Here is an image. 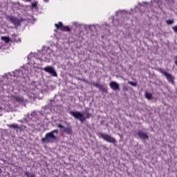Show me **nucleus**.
<instances>
[{
  "mask_svg": "<svg viewBox=\"0 0 177 177\" xmlns=\"http://www.w3.org/2000/svg\"><path fill=\"white\" fill-rule=\"evenodd\" d=\"M93 86H95V88H98L100 91H103V86L97 84V83H92Z\"/></svg>",
  "mask_w": 177,
  "mask_h": 177,
  "instance_id": "dca6fc26",
  "label": "nucleus"
},
{
  "mask_svg": "<svg viewBox=\"0 0 177 177\" xmlns=\"http://www.w3.org/2000/svg\"><path fill=\"white\" fill-rule=\"evenodd\" d=\"M38 58V55L37 54H34V53H31L29 55H28V59L29 60H35V59H37ZM40 59V60H44V58H38Z\"/></svg>",
  "mask_w": 177,
  "mask_h": 177,
  "instance_id": "9b49d317",
  "label": "nucleus"
},
{
  "mask_svg": "<svg viewBox=\"0 0 177 177\" xmlns=\"http://www.w3.org/2000/svg\"><path fill=\"white\" fill-rule=\"evenodd\" d=\"M69 113L71 114L73 117H74L77 120H80L81 122H84V121L86 120V118H84V115L80 111H74V112L71 111L69 112Z\"/></svg>",
  "mask_w": 177,
  "mask_h": 177,
  "instance_id": "7ed1b4c3",
  "label": "nucleus"
},
{
  "mask_svg": "<svg viewBox=\"0 0 177 177\" xmlns=\"http://www.w3.org/2000/svg\"><path fill=\"white\" fill-rule=\"evenodd\" d=\"M172 30H174V32H176V34H177V26L173 27Z\"/></svg>",
  "mask_w": 177,
  "mask_h": 177,
  "instance_id": "b1692460",
  "label": "nucleus"
},
{
  "mask_svg": "<svg viewBox=\"0 0 177 177\" xmlns=\"http://www.w3.org/2000/svg\"><path fill=\"white\" fill-rule=\"evenodd\" d=\"M46 59H48V57H46Z\"/></svg>",
  "mask_w": 177,
  "mask_h": 177,
  "instance_id": "2f4dec72",
  "label": "nucleus"
},
{
  "mask_svg": "<svg viewBox=\"0 0 177 177\" xmlns=\"http://www.w3.org/2000/svg\"><path fill=\"white\" fill-rule=\"evenodd\" d=\"M138 135L139 137L141 138V139H149V136H147V134H146L143 131H138Z\"/></svg>",
  "mask_w": 177,
  "mask_h": 177,
  "instance_id": "ddd939ff",
  "label": "nucleus"
},
{
  "mask_svg": "<svg viewBox=\"0 0 177 177\" xmlns=\"http://www.w3.org/2000/svg\"><path fill=\"white\" fill-rule=\"evenodd\" d=\"M57 30H61L62 31H70V27L64 26L62 22H59L58 24H55Z\"/></svg>",
  "mask_w": 177,
  "mask_h": 177,
  "instance_id": "0eeeda50",
  "label": "nucleus"
},
{
  "mask_svg": "<svg viewBox=\"0 0 177 177\" xmlns=\"http://www.w3.org/2000/svg\"><path fill=\"white\" fill-rule=\"evenodd\" d=\"M145 97L147 99H148V100H150L153 97V95H151V93H145Z\"/></svg>",
  "mask_w": 177,
  "mask_h": 177,
  "instance_id": "a211bd4d",
  "label": "nucleus"
},
{
  "mask_svg": "<svg viewBox=\"0 0 177 177\" xmlns=\"http://www.w3.org/2000/svg\"><path fill=\"white\" fill-rule=\"evenodd\" d=\"M109 85L110 88H111L113 91H120V85H118L117 82H111Z\"/></svg>",
  "mask_w": 177,
  "mask_h": 177,
  "instance_id": "9d476101",
  "label": "nucleus"
},
{
  "mask_svg": "<svg viewBox=\"0 0 177 177\" xmlns=\"http://www.w3.org/2000/svg\"><path fill=\"white\" fill-rule=\"evenodd\" d=\"M153 2H158V1L157 0H154Z\"/></svg>",
  "mask_w": 177,
  "mask_h": 177,
  "instance_id": "cd10ccee",
  "label": "nucleus"
},
{
  "mask_svg": "<svg viewBox=\"0 0 177 177\" xmlns=\"http://www.w3.org/2000/svg\"><path fill=\"white\" fill-rule=\"evenodd\" d=\"M55 133L57 135V133H59V130L55 129L49 133H47L45 136V138L41 139V142H50V140H56L57 137L55 135Z\"/></svg>",
  "mask_w": 177,
  "mask_h": 177,
  "instance_id": "f257e3e1",
  "label": "nucleus"
},
{
  "mask_svg": "<svg viewBox=\"0 0 177 177\" xmlns=\"http://www.w3.org/2000/svg\"><path fill=\"white\" fill-rule=\"evenodd\" d=\"M8 20L11 21V23H12V24H14L15 26H20V23H21V21H20V19L15 17H8Z\"/></svg>",
  "mask_w": 177,
  "mask_h": 177,
  "instance_id": "1a4fd4ad",
  "label": "nucleus"
},
{
  "mask_svg": "<svg viewBox=\"0 0 177 177\" xmlns=\"http://www.w3.org/2000/svg\"><path fill=\"white\" fill-rule=\"evenodd\" d=\"M0 115H3V109L0 106Z\"/></svg>",
  "mask_w": 177,
  "mask_h": 177,
  "instance_id": "5701e85b",
  "label": "nucleus"
},
{
  "mask_svg": "<svg viewBox=\"0 0 177 177\" xmlns=\"http://www.w3.org/2000/svg\"><path fill=\"white\" fill-rule=\"evenodd\" d=\"M44 71H46V73H48L50 74L53 77H57V73H56V71H55V68H53V66H46L43 68Z\"/></svg>",
  "mask_w": 177,
  "mask_h": 177,
  "instance_id": "39448f33",
  "label": "nucleus"
},
{
  "mask_svg": "<svg viewBox=\"0 0 177 177\" xmlns=\"http://www.w3.org/2000/svg\"><path fill=\"white\" fill-rule=\"evenodd\" d=\"M57 127L58 128H61V129L64 128V126H63V125H62V124H57Z\"/></svg>",
  "mask_w": 177,
  "mask_h": 177,
  "instance_id": "393cba45",
  "label": "nucleus"
},
{
  "mask_svg": "<svg viewBox=\"0 0 177 177\" xmlns=\"http://www.w3.org/2000/svg\"><path fill=\"white\" fill-rule=\"evenodd\" d=\"M32 8H37V3H32Z\"/></svg>",
  "mask_w": 177,
  "mask_h": 177,
  "instance_id": "a878e982",
  "label": "nucleus"
},
{
  "mask_svg": "<svg viewBox=\"0 0 177 177\" xmlns=\"http://www.w3.org/2000/svg\"><path fill=\"white\" fill-rule=\"evenodd\" d=\"M166 23L167 24H169V25L174 24V20H171V19L167 20Z\"/></svg>",
  "mask_w": 177,
  "mask_h": 177,
  "instance_id": "412c9836",
  "label": "nucleus"
},
{
  "mask_svg": "<svg viewBox=\"0 0 177 177\" xmlns=\"http://www.w3.org/2000/svg\"><path fill=\"white\" fill-rule=\"evenodd\" d=\"M64 132H65V133H71V128H64Z\"/></svg>",
  "mask_w": 177,
  "mask_h": 177,
  "instance_id": "6ab92c4d",
  "label": "nucleus"
},
{
  "mask_svg": "<svg viewBox=\"0 0 177 177\" xmlns=\"http://www.w3.org/2000/svg\"><path fill=\"white\" fill-rule=\"evenodd\" d=\"M7 127L9 128H12L13 129H20V126L17 125V124H7Z\"/></svg>",
  "mask_w": 177,
  "mask_h": 177,
  "instance_id": "4468645a",
  "label": "nucleus"
},
{
  "mask_svg": "<svg viewBox=\"0 0 177 177\" xmlns=\"http://www.w3.org/2000/svg\"><path fill=\"white\" fill-rule=\"evenodd\" d=\"M14 100H16V102H17L18 103H20V102H23V100H24V98H23V97L21 96H15L13 97Z\"/></svg>",
  "mask_w": 177,
  "mask_h": 177,
  "instance_id": "2eb2a0df",
  "label": "nucleus"
},
{
  "mask_svg": "<svg viewBox=\"0 0 177 177\" xmlns=\"http://www.w3.org/2000/svg\"><path fill=\"white\" fill-rule=\"evenodd\" d=\"M1 39L2 41H4V42H6V44H8L10 41V39L8 37H1Z\"/></svg>",
  "mask_w": 177,
  "mask_h": 177,
  "instance_id": "f3484780",
  "label": "nucleus"
},
{
  "mask_svg": "<svg viewBox=\"0 0 177 177\" xmlns=\"http://www.w3.org/2000/svg\"><path fill=\"white\" fill-rule=\"evenodd\" d=\"M2 172V169L0 168V174Z\"/></svg>",
  "mask_w": 177,
  "mask_h": 177,
  "instance_id": "bb28decb",
  "label": "nucleus"
},
{
  "mask_svg": "<svg viewBox=\"0 0 177 177\" xmlns=\"http://www.w3.org/2000/svg\"><path fill=\"white\" fill-rule=\"evenodd\" d=\"M46 2H48V0H44Z\"/></svg>",
  "mask_w": 177,
  "mask_h": 177,
  "instance_id": "c756f323",
  "label": "nucleus"
},
{
  "mask_svg": "<svg viewBox=\"0 0 177 177\" xmlns=\"http://www.w3.org/2000/svg\"><path fill=\"white\" fill-rule=\"evenodd\" d=\"M160 71L162 74H163V75H165L169 82L174 84V77H172V75L162 70H160Z\"/></svg>",
  "mask_w": 177,
  "mask_h": 177,
  "instance_id": "6e6552de",
  "label": "nucleus"
},
{
  "mask_svg": "<svg viewBox=\"0 0 177 177\" xmlns=\"http://www.w3.org/2000/svg\"><path fill=\"white\" fill-rule=\"evenodd\" d=\"M12 36L16 37V35H15V34H14V35H12Z\"/></svg>",
  "mask_w": 177,
  "mask_h": 177,
  "instance_id": "c85d7f7f",
  "label": "nucleus"
},
{
  "mask_svg": "<svg viewBox=\"0 0 177 177\" xmlns=\"http://www.w3.org/2000/svg\"><path fill=\"white\" fill-rule=\"evenodd\" d=\"M27 74V71H15L12 73L13 77H20V78H26V75Z\"/></svg>",
  "mask_w": 177,
  "mask_h": 177,
  "instance_id": "423d86ee",
  "label": "nucleus"
},
{
  "mask_svg": "<svg viewBox=\"0 0 177 177\" xmlns=\"http://www.w3.org/2000/svg\"><path fill=\"white\" fill-rule=\"evenodd\" d=\"M98 137L100 139H103L104 140H105L106 142H108L109 143H115V139H114V138L110 136L108 134L103 133H99Z\"/></svg>",
  "mask_w": 177,
  "mask_h": 177,
  "instance_id": "f03ea898",
  "label": "nucleus"
},
{
  "mask_svg": "<svg viewBox=\"0 0 177 177\" xmlns=\"http://www.w3.org/2000/svg\"><path fill=\"white\" fill-rule=\"evenodd\" d=\"M25 174L26 175V176L28 177H35L34 174H32L30 172H26Z\"/></svg>",
  "mask_w": 177,
  "mask_h": 177,
  "instance_id": "aec40b11",
  "label": "nucleus"
},
{
  "mask_svg": "<svg viewBox=\"0 0 177 177\" xmlns=\"http://www.w3.org/2000/svg\"><path fill=\"white\" fill-rule=\"evenodd\" d=\"M129 85H131L132 86H136V83L133 82H129Z\"/></svg>",
  "mask_w": 177,
  "mask_h": 177,
  "instance_id": "4be33fe9",
  "label": "nucleus"
},
{
  "mask_svg": "<svg viewBox=\"0 0 177 177\" xmlns=\"http://www.w3.org/2000/svg\"><path fill=\"white\" fill-rule=\"evenodd\" d=\"M175 64H176V66H177V62H175Z\"/></svg>",
  "mask_w": 177,
  "mask_h": 177,
  "instance_id": "7c9ffc66",
  "label": "nucleus"
},
{
  "mask_svg": "<svg viewBox=\"0 0 177 177\" xmlns=\"http://www.w3.org/2000/svg\"><path fill=\"white\" fill-rule=\"evenodd\" d=\"M4 109L6 111H13V105H11L9 102H7L4 106Z\"/></svg>",
  "mask_w": 177,
  "mask_h": 177,
  "instance_id": "f8f14e48",
  "label": "nucleus"
},
{
  "mask_svg": "<svg viewBox=\"0 0 177 177\" xmlns=\"http://www.w3.org/2000/svg\"><path fill=\"white\" fill-rule=\"evenodd\" d=\"M2 82L0 80V96L1 93H3L4 91H7V92H10V91H13V87L11 86L10 85H6L4 84L3 86H1L2 85Z\"/></svg>",
  "mask_w": 177,
  "mask_h": 177,
  "instance_id": "20e7f679",
  "label": "nucleus"
}]
</instances>
